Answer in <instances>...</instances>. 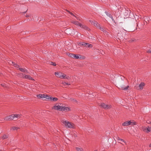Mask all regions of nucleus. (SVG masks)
I'll use <instances>...</instances> for the list:
<instances>
[{
  "label": "nucleus",
  "mask_w": 151,
  "mask_h": 151,
  "mask_svg": "<svg viewBox=\"0 0 151 151\" xmlns=\"http://www.w3.org/2000/svg\"><path fill=\"white\" fill-rule=\"evenodd\" d=\"M31 16V15H27V14L26 16V17H29Z\"/></svg>",
  "instance_id": "obj_37"
},
{
  "label": "nucleus",
  "mask_w": 151,
  "mask_h": 151,
  "mask_svg": "<svg viewBox=\"0 0 151 151\" xmlns=\"http://www.w3.org/2000/svg\"><path fill=\"white\" fill-rule=\"evenodd\" d=\"M119 87V88L121 89L124 90H126L128 89L129 87V86L127 85L126 86H125L124 85L122 84L120 85Z\"/></svg>",
  "instance_id": "obj_11"
},
{
  "label": "nucleus",
  "mask_w": 151,
  "mask_h": 151,
  "mask_svg": "<svg viewBox=\"0 0 151 151\" xmlns=\"http://www.w3.org/2000/svg\"><path fill=\"white\" fill-rule=\"evenodd\" d=\"M147 123H149V124L150 123V122H148V121H147Z\"/></svg>",
  "instance_id": "obj_42"
},
{
  "label": "nucleus",
  "mask_w": 151,
  "mask_h": 151,
  "mask_svg": "<svg viewBox=\"0 0 151 151\" xmlns=\"http://www.w3.org/2000/svg\"><path fill=\"white\" fill-rule=\"evenodd\" d=\"M136 124V122L133 120H130L126 121L122 124V126H127L130 125H134Z\"/></svg>",
  "instance_id": "obj_4"
},
{
  "label": "nucleus",
  "mask_w": 151,
  "mask_h": 151,
  "mask_svg": "<svg viewBox=\"0 0 151 151\" xmlns=\"http://www.w3.org/2000/svg\"><path fill=\"white\" fill-rule=\"evenodd\" d=\"M71 22L72 23L74 24H75L76 25L79 26V24H80L77 21H74V20L72 21Z\"/></svg>",
  "instance_id": "obj_17"
},
{
  "label": "nucleus",
  "mask_w": 151,
  "mask_h": 151,
  "mask_svg": "<svg viewBox=\"0 0 151 151\" xmlns=\"http://www.w3.org/2000/svg\"><path fill=\"white\" fill-rule=\"evenodd\" d=\"M12 64H13V65H14L15 67L18 69H19V68H20L19 66L18 65L16 64L15 63L12 61Z\"/></svg>",
  "instance_id": "obj_21"
},
{
  "label": "nucleus",
  "mask_w": 151,
  "mask_h": 151,
  "mask_svg": "<svg viewBox=\"0 0 151 151\" xmlns=\"http://www.w3.org/2000/svg\"><path fill=\"white\" fill-rule=\"evenodd\" d=\"M88 45H86V46H84V47H91H91H93V46H92H92H91V47H88Z\"/></svg>",
  "instance_id": "obj_39"
},
{
  "label": "nucleus",
  "mask_w": 151,
  "mask_h": 151,
  "mask_svg": "<svg viewBox=\"0 0 151 151\" xmlns=\"http://www.w3.org/2000/svg\"><path fill=\"white\" fill-rule=\"evenodd\" d=\"M134 39H131V40H129V42H133L134 41Z\"/></svg>",
  "instance_id": "obj_36"
},
{
  "label": "nucleus",
  "mask_w": 151,
  "mask_h": 151,
  "mask_svg": "<svg viewBox=\"0 0 151 151\" xmlns=\"http://www.w3.org/2000/svg\"><path fill=\"white\" fill-rule=\"evenodd\" d=\"M76 150L77 151H83V149L82 148L77 147L76 148Z\"/></svg>",
  "instance_id": "obj_23"
},
{
  "label": "nucleus",
  "mask_w": 151,
  "mask_h": 151,
  "mask_svg": "<svg viewBox=\"0 0 151 151\" xmlns=\"http://www.w3.org/2000/svg\"><path fill=\"white\" fill-rule=\"evenodd\" d=\"M19 70L21 72H25V73H29L27 69H26L24 68H19Z\"/></svg>",
  "instance_id": "obj_15"
},
{
  "label": "nucleus",
  "mask_w": 151,
  "mask_h": 151,
  "mask_svg": "<svg viewBox=\"0 0 151 151\" xmlns=\"http://www.w3.org/2000/svg\"><path fill=\"white\" fill-rule=\"evenodd\" d=\"M105 13L106 14V15L107 16L109 17L111 19L112 21L114 22L115 23V21L114 20V18L113 17L112 15L111 14H110V13H109L108 12H106V11H105Z\"/></svg>",
  "instance_id": "obj_10"
},
{
  "label": "nucleus",
  "mask_w": 151,
  "mask_h": 151,
  "mask_svg": "<svg viewBox=\"0 0 151 151\" xmlns=\"http://www.w3.org/2000/svg\"><path fill=\"white\" fill-rule=\"evenodd\" d=\"M21 115L19 114H12L8 116H6L4 118V120L6 121H10L13 119L16 120L17 118L20 117Z\"/></svg>",
  "instance_id": "obj_2"
},
{
  "label": "nucleus",
  "mask_w": 151,
  "mask_h": 151,
  "mask_svg": "<svg viewBox=\"0 0 151 151\" xmlns=\"http://www.w3.org/2000/svg\"><path fill=\"white\" fill-rule=\"evenodd\" d=\"M149 147H151V143L149 145Z\"/></svg>",
  "instance_id": "obj_41"
},
{
  "label": "nucleus",
  "mask_w": 151,
  "mask_h": 151,
  "mask_svg": "<svg viewBox=\"0 0 151 151\" xmlns=\"http://www.w3.org/2000/svg\"><path fill=\"white\" fill-rule=\"evenodd\" d=\"M62 84L64 86L66 85H70V84L68 83H66L65 82H62Z\"/></svg>",
  "instance_id": "obj_27"
},
{
  "label": "nucleus",
  "mask_w": 151,
  "mask_h": 151,
  "mask_svg": "<svg viewBox=\"0 0 151 151\" xmlns=\"http://www.w3.org/2000/svg\"><path fill=\"white\" fill-rule=\"evenodd\" d=\"M9 28H10V27H7V28H8V29H9Z\"/></svg>",
  "instance_id": "obj_44"
},
{
  "label": "nucleus",
  "mask_w": 151,
  "mask_h": 151,
  "mask_svg": "<svg viewBox=\"0 0 151 151\" xmlns=\"http://www.w3.org/2000/svg\"><path fill=\"white\" fill-rule=\"evenodd\" d=\"M50 65H53V66H55L56 65V63H54V62H50Z\"/></svg>",
  "instance_id": "obj_28"
},
{
  "label": "nucleus",
  "mask_w": 151,
  "mask_h": 151,
  "mask_svg": "<svg viewBox=\"0 0 151 151\" xmlns=\"http://www.w3.org/2000/svg\"><path fill=\"white\" fill-rule=\"evenodd\" d=\"M79 26L81 27L82 28H83L86 30H89V29L87 27H86L85 25H84L80 23L79 24Z\"/></svg>",
  "instance_id": "obj_12"
},
{
  "label": "nucleus",
  "mask_w": 151,
  "mask_h": 151,
  "mask_svg": "<svg viewBox=\"0 0 151 151\" xmlns=\"http://www.w3.org/2000/svg\"><path fill=\"white\" fill-rule=\"evenodd\" d=\"M37 97L39 98H43L45 97L44 94H39L37 95Z\"/></svg>",
  "instance_id": "obj_19"
},
{
  "label": "nucleus",
  "mask_w": 151,
  "mask_h": 151,
  "mask_svg": "<svg viewBox=\"0 0 151 151\" xmlns=\"http://www.w3.org/2000/svg\"><path fill=\"white\" fill-rule=\"evenodd\" d=\"M50 99L52 101H55L58 100V99L57 98H53L52 97H51L50 98Z\"/></svg>",
  "instance_id": "obj_22"
},
{
  "label": "nucleus",
  "mask_w": 151,
  "mask_h": 151,
  "mask_svg": "<svg viewBox=\"0 0 151 151\" xmlns=\"http://www.w3.org/2000/svg\"><path fill=\"white\" fill-rule=\"evenodd\" d=\"M26 12H23V13L24 14Z\"/></svg>",
  "instance_id": "obj_43"
},
{
  "label": "nucleus",
  "mask_w": 151,
  "mask_h": 151,
  "mask_svg": "<svg viewBox=\"0 0 151 151\" xmlns=\"http://www.w3.org/2000/svg\"><path fill=\"white\" fill-rule=\"evenodd\" d=\"M101 106L104 109H110L111 107V106L110 104H106L104 103H101Z\"/></svg>",
  "instance_id": "obj_5"
},
{
  "label": "nucleus",
  "mask_w": 151,
  "mask_h": 151,
  "mask_svg": "<svg viewBox=\"0 0 151 151\" xmlns=\"http://www.w3.org/2000/svg\"><path fill=\"white\" fill-rule=\"evenodd\" d=\"M106 34H107L108 32L104 30V32Z\"/></svg>",
  "instance_id": "obj_40"
},
{
  "label": "nucleus",
  "mask_w": 151,
  "mask_h": 151,
  "mask_svg": "<svg viewBox=\"0 0 151 151\" xmlns=\"http://www.w3.org/2000/svg\"><path fill=\"white\" fill-rule=\"evenodd\" d=\"M62 104H60V105L56 104L52 108V109H54L59 111L66 112L70 110V108L67 107L63 106H62Z\"/></svg>",
  "instance_id": "obj_1"
},
{
  "label": "nucleus",
  "mask_w": 151,
  "mask_h": 151,
  "mask_svg": "<svg viewBox=\"0 0 151 151\" xmlns=\"http://www.w3.org/2000/svg\"><path fill=\"white\" fill-rule=\"evenodd\" d=\"M24 78L29 79V80H34L29 75H25V76H24Z\"/></svg>",
  "instance_id": "obj_14"
},
{
  "label": "nucleus",
  "mask_w": 151,
  "mask_h": 151,
  "mask_svg": "<svg viewBox=\"0 0 151 151\" xmlns=\"http://www.w3.org/2000/svg\"><path fill=\"white\" fill-rule=\"evenodd\" d=\"M67 11L71 15H73V16L75 17V16L72 13V12H70L69 11H68V10H67Z\"/></svg>",
  "instance_id": "obj_33"
},
{
  "label": "nucleus",
  "mask_w": 151,
  "mask_h": 151,
  "mask_svg": "<svg viewBox=\"0 0 151 151\" xmlns=\"http://www.w3.org/2000/svg\"><path fill=\"white\" fill-rule=\"evenodd\" d=\"M74 58L76 59H84V57L80 55L79 54H74Z\"/></svg>",
  "instance_id": "obj_9"
},
{
  "label": "nucleus",
  "mask_w": 151,
  "mask_h": 151,
  "mask_svg": "<svg viewBox=\"0 0 151 151\" xmlns=\"http://www.w3.org/2000/svg\"><path fill=\"white\" fill-rule=\"evenodd\" d=\"M142 129L146 133L151 132V127H144L142 128Z\"/></svg>",
  "instance_id": "obj_6"
},
{
  "label": "nucleus",
  "mask_w": 151,
  "mask_h": 151,
  "mask_svg": "<svg viewBox=\"0 0 151 151\" xmlns=\"http://www.w3.org/2000/svg\"><path fill=\"white\" fill-rule=\"evenodd\" d=\"M1 85L2 86L4 87H6V84H4V83L1 84Z\"/></svg>",
  "instance_id": "obj_35"
},
{
  "label": "nucleus",
  "mask_w": 151,
  "mask_h": 151,
  "mask_svg": "<svg viewBox=\"0 0 151 151\" xmlns=\"http://www.w3.org/2000/svg\"><path fill=\"white\" fill-rule=\"evenodd\" d=\"M8 137V136L7 135L4 134L3 135L2 138L3 139H4L7 138Z\"/></svg>",
  "instance_id": "obj_30"
},
{
  "label": "nucleus",
  "mask_w": 151,
  "mask_h": 151,
  "mask_svg": "<svg viewBox=\"0 0 151 151\" xmlns=\"http://www.w3.org/2000/svg\"><path fill=\"white\" fill-rule=\"evenodd\" d=\"M19 76L22 78H24V76H25V75L23 73H20L19 74Z\"/></svg>",
  "instance_id": "obj_24"
},
{
  "label": "nucleus",
  "mask_w": 151,
  "mask_h": 151,
  "mask_svg": "<svg viewBox=\"0 0 151 151\" xmlns=\"http://www.w3.org/2000/svg\"><path fill=\"white\" fill-rule=\"evenodd\" d=\"M68 56L69 57L72 58H74V54L69 53V54H68Z\"/></svg>",
  "instance_id": "obj_25"
},
{
  "label": "nucleus",
  "mask_w": 151,
  "mask_h": 151,
  "mask_svg": "<svg viewBox=\"0 0 151 151\" xmlns=\"http://www.w3.org/2000/svg\"><path fill=\"white\" fill-rule=\"evenodd\" d=\"M78 45L80 46H86V45H88V47H91L92 46V45L91 44L89 43H85L84 42H81L79 43L78 44Z\"/></svg>",
  "instance_id": "obj_8"
},
{
  "label": "nucleus",
  "mask_w": 151,
  "mask_h": 151,
  "mask_svg": "<svg viewBox=\"0 0 151 151\" xmlns=\"http://www.w3.org/2000/svg\"><path fill=\"white\" fill-rule=\"evenodd\" d=\"M89 22L92 24L97 28L98 27H99V26L100 25L97 22L95 21L89 20Z\"/></svg>",
  "instance_id": "obj_7"
},
{
  "label": "nucleus",
  "mask_w": 151,
  "mask_h": 151,
  "mask_svg": "<svg viewBox=\"0 0 151 151\" xmlns=\"http://www.w3.org/2000/svg\"><path fill=\"white\" fill-rule=\"evenodd\" d=\"M18 129V127H12V129H13V130H17Z\"/></svg>",
  "instance_id": "obj_29"
},
{
  "label": "nucleus",
  "mask_w": 151,
  "mask_h": 151,
  "mask_svg": "<svg viewBox=\"0 0 151 151\" xmlns=\"http://www.w3.org/2000/svg\"><path fill=\"white\" fill-rule=\"evenodd\" d=\"M117 139L118 140H120V141H122V142H124V140H123V139H120V138H119V137H118L117 138Z\"/></svg>",
  "instance_id": "obj_32"
},
{
  "label": "nucleus",
  "mask_w": 151,
  "mask_h": 151,
  "mask_svg": "<svg viewBox=\"0 0 151 151\" xmlns=\"http://www.w3.org/2000/svg\"><path fill=\"white\" fill-rule=\"evenodd\" d=\"M12 64H13V65H14L15 67L18 69H19V68H20L19 66L18 65L16 64L15 63L12 61Z\"/></svg>",
  "instance_id": "obj_20"
},
{
  "label": "nucleus",
  "mask_w": 151,
  "mask_h": 151,
  "mask_svg": "<svg viewBox=\"0 0 151 151\" xmlns=\"http://www.w3.org/2000/svg\"><path fill=\"white\" fill-rule=\"evenodd\" d=\"M96 151V150H95V151Z\"/></svg>",
  "instance_id": "obj_45"
},
{
  "label": "nucleus",
  "mask_w": 151,
  "mask_h": 151,
  "mask_svg": "<svg viewBox=\"0 0 151 151\" xmlns=\"http://www.w3.org/2000/svg\"><path fill=\"white\" fill-rule=\"evenodd\" d=\"M75 17L76 18V19L79 20H80V18L78 17H76V16H75Z\"/></svg>",
  "instance_id": "obj_38"
},
{
  "label": "nucleus",
  "mask_w": 151,
  "mask_h": 151,
  "mask_svg": "<svg viewBox=\"0 0 151 151\" xmlns=\"http://www.w3.org/2000/svg\"><path fill=\"white\" fill-rule=\"evenodd\" d=\"M98 28L100 29V30L102 31H103V32L105 30L104 29V28L103 27H101L100 26V25L99 26V27H98Z\"/></svg>",
  "instance_id": "obj_26"
},
{
  "label": "nucleus",
  "mask_w": 151,
  "mask_h": 151,
  "mask_svg": "<svg viewBox=\"0 0 151 151\" xmlns=\"http://www.w3.org/2000/svg\"><path fill=\"white\" fill-rule=\"evenodd\" d=\"M59 78L61 79L63 78H67L68 79V78L66 77V75L63 73H62V75H60L59 76Z\"/></svg>",
  "instance_id": "obj_13"
},
{
  "label": "nucleus",
  "mask_w": 151,
  "mask_h": 151,
  "mask_svg": "<svg viewBox=\"0 0 151 151\" xmlns=\"http://www.w3.org/2000/svg\"><path fill=\"white\" fill-rule=\"evenodd\" d=\"M62 122L67 128L72 129L75 128V125L73 123H71L68 121H62Z\"/></svg>",
  "instance_id": "obj_3"
},
{
  "label": "nucleus",
  "mask_w": 151,
  "mask_h": 151,
  "mask_svg": "<svg viewBox=\"0 0 151 151\" xmlns=\"http://www.w3.org/2000/svg\"><path fill=\"white\" fill-rule=\"evenodd\" d=\"M62 73L61 72H55V75L57 77H59L60 75H62Z\"/></svg>",
  "instance_id": "obj_18"
},
{
  "label": "nucleus",
  "mask_w": 151,
  "mask_h": 151,
  "mask_svg": "<svg viewBox=\"0 0 151 151\" xmlns=\"http://www.w3.org/2000/svg\"><path fill=\"white\" fill-rule=\"evenodd\" d=\"M145 84L143 82L141 83L139 85V87L140 89L142 90L143 89V87L145 86Z\"/></svg>",
  "instance_id": "obj_16"
},
{
  "label": "nucleus",
  "mask_w": 151,
  "mask_h": 151,
  "mask_svg": "<svg viewBox=\"0 0 151 151\" xmlns=\"http://www.w3.org/2000/svg\"><path fill=\"white\" fill-rule=\"evenodd\" d=\"M147 52L148 53H151V49H150L147 51Z\"/></svg>",
  "instance_id": "obj_34"
},
{
  "label": "nucleus",
  "mask_w": 151,
  "mask_h": 151,
  "mask_svg": "<svg viewBox=\"0 0 151 151\" xmlns=\"http://www.w3.org/2000/svg\"><path fill=\"white\" fill-rule=\"evenodd\" d=\"M45 98L47 99H50V98L51 97H50V96L48 95H45Z\"/></svg>",
  "instance_id": "obj_31"
}]
</instances>
